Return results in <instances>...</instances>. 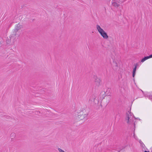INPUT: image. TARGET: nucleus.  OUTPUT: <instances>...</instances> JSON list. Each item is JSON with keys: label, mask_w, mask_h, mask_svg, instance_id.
<instances>
[{"label": "nucleus", "mask_w": 152, "mask_h": 152, "mask_svg": "<svg viewBox=\"0 0 152 152\" xmlns=\"http://www.w3.org/2000/svg\"><path fill=\"white\" fill-rule=\"evenodd\" d=\"M87 114L86 110L84 109L77 116H76L75 118L77 121H80L83 119L87 116Z\"/></svg>", "instance_id": "1"}, {"label": "nucleus", "mask_w": 152, "mask_h": 152, "mask_svg": "<svg viewBox=\"0 0 152 152\" xmlns=\"http://www.w3.org/2000/svg\"><path fill=\"white\" fill-rule=\"evenodd\" d=\"M133 118V116L132 115V114L129 111H128L126 113L125 119L126 120L127 123L129 124H134L135 125V124L134 123V121H133L132 119Z\"/></svg>", "instance_id": "2"}, {"label": "nucleus", "mask_w": 152, "mask_h": 152, "mask_svg": "<svg viewBox=\"0 0 152 152\" xmlns=\"http://www.w3.org/2000/svg\"><path fill=\"white\" fill-rule=\"evenodd\" d=\"M96 28L98 32L104 38L107 39L108 38V36L107 33L101 28L99 26L97 25H96Z\"/></svg>", "instance_id": "3"}, {"label": "nucleus", "mask_w": 152, "mask_h": 152, "mask_svg": "<svg viewBox=\"0 0 152 152\" xmlns=\"http://www.w3.org/2000/svg\"><path fill=\"white\" fill-rule=\"evenodd\" d=\"M19 35H17L12 34L10 35V38L11 40L12 41L13 43L16 41Z\"/></svg>", "instance_id": "4"}, {"label": "nucleus", "mask_w": 152, "mask_h": 152, "mask_svg": "<svg viewBox=\"0 0 152 152\" xmlns=\"http://www.w3.org/2000/svg\"><path fill=\"white\" fill-rule=\"evenodd\" d=\"M94 82L98 86H99L100 85L101 82L100 80L96 76H94Z\"/></svg>", "instance_id": "5"}, {"label": "nucleus", "mask_w": 152, "mask_h": 152, "mask_svg": "<svg viewBox=\"0 0 152 152\" xmlns=\"http://www.w3.org/2000/svg\"><path fill=\"white\" fill-rule=\"evenodd\" d=\"M23 26L21 25L20 24V23H18L15 26L14 29L18 31Z\"/></svg>", "instance_id": "6"}, {"label": "nucleus", "mask_w": 152, "mask_h": 152, "mask_svg": "<svg viewBox=\"0 0 152 152\" xmlns=\"http://www.w3.org/2000/svg\"><path fill=\"white\" fill-rule=\"evenodd\" d=\"M110 98L109 96H107L104 99V100L103 101H106V102L105 103V105H107L108 104L110 100Z\"/></svg>", "instance_id": "7"}, {"label": "nucleus", "mask_w": 152, "mask_h": 152, "mask_svg": "<svg viewBox=\"0 0 152 152\" xmlns=\"http://www.w3.org/2000/svg\"><path fill=\"white\" fill-rule=\"evenodd\" d=\"M16 136V134L15 133H11L10 137L12 141H13Z\"/></svg>", "instance_id": "8"}, {"label": "nucleus", "mask_w": 152, "mask_h": 152, "mask_svg": "<svg viewBox=\"0 0 152 152\" xmlns=\"http://www.w3.org/2000/svg\"><path fill=\"white\" fill-rule=\"evenodd\" d=\"M112 4L113 6L115 7H118L120 6L119 4H118L115 1H112Z\"/></svg>", "instance_id": "9"}, {"label": "nucleus", "mask_w": 152, "mask_h": 152, "mask_svg": "<svg viewBox=\"0 0 152 152\" xmlns=\"http://www.w3.org/2000/svg\"><path fill=\"white\" fill-rule=\"evenodd\" d=\"M12 34H15V35L20 36V34L19 33L18 31L16 30L15 29L13 30Z\"/></svg>", "instance_id": "10"}, {"label": "nucleus", "mask_w": 152, "mask_h": 152, "mask_svg": "<svg viewBox=\"0 0 152 152\" xmlns=\"http://www.w3.org/2000/svg\"><path fill=\"white\" fill-rule=\"evenodd\" d=\"M137 64L135 66V67L134 68L133 70L132 76L134 77L135 75V73L136 71L137 68Z\"/></svg>", "instance_id": "11"}, {"label": "nucleus", "mask_w": 152, "mask_h": 152, "mask_svg": "<svg viewBox=\"0 0 152 152\" xmlns=\"http://www.w3.org/2000/svg\"><path fill=\"white\" fill-rule=\"evenodd\" d=\"M148 58H149L148 56L145 57L141 60V62H143Z\"/></svg>", "instance_id": "12"}, {"label": "nucleus", "mask_w": 152, "mask_h": 152, "mask_svg": "<svg viewBox=\"0 0 152 152\" xmlns=\"http://www.w3.org/2000/svg\"><path fill=\"white\" fill-rule=\"evenodd\" d=\"M139 142H140V144H141V145L142 146V147H143V145L144 146V145L143 144V143L141 141V140H140L139 141Z\"/></svg>", "instance_id": "13"}, {"label": "nucleus", "mask_w": 152, "mask_h": 152, "mask_svg": "<svg viewBox=\"0 0 152 152\" xmlns=\"http://www.w3.org/2000/svg\"><path fill=\"white\" fill-rule=\"evenodd\" d=\"M119 1L118 2H121L123 3L124 2V1H125L126 0H118Z\"/></svg>", "instance_id": "14"}, {"label": "nucleus", "mask_w": 152, "mask_h": 152, "mask_svg": "<svg viewBox=\"0 0 152 152\" xmlns=\"http://www.w3.org/2000/svg\"><path fill=\"white\" fill-rule=\"evenodd\" d=\"M36 113L37 114L41 113V112L39 111H36Z\"/></svg>", "instance_id": "15"}, {"label": "nucleus", "mask_w": 152, "mask_h": 152, "mask_svg": "<svg viewBox=\"0 0 152 152\" xmlns=\"http://www.w3.org/2000/svg\"><path fill=\"white\" fill-rule=\"evenodd\" d=\"M148 57L149 58H152V54H151V55H150Z\"/></svg>", "instance_id": "16"}, {"label": "nucleus", "mask_w": 152, "mask_h": 152, "mask_svg": "<svg viewBox=\"0 0 152 152\" xmlns=\"http://www.w3.org/2000/svg\"><path fill=\"white\" fill-rule=\"evenodd\" d=\"M144 152H150L149 151H145Z\"/></svg>", "instance_id": "17"}]
</instances>
